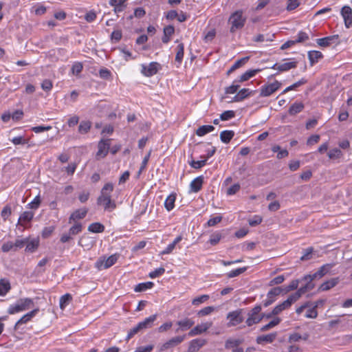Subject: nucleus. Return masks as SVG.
Here are the masks:
<instances>
[{
    "mask_svg": "<svg viewBox=\"0 0 352 352\" xmlns=\"http://www.w3.org/2000/svg\"><path fill=\"white\" fill-rule=\"evenodd\" d=\"M113 190V185L111 183L106 184L101 190L100 195L97 199V204L103 206L107 211H112L116 208L115 201L111 199V192Z\"/></svg>",
    "mask_w": 352,
    "mask_h": 352,
    "instance_id": "1",
    "label": "nucleus"
},
{
    "mask_svg": "<svg viewBox=\"0 0 352 352\" xmlns=\"http://www.w3.org/2000/svg\"><path fill=\"white\" fill-rule=\"evenodd\" d=\"M33 301L30 298L20 299L14 306H12L8 309L10 314H14L16 312L27 310L33 305Z\"/></svg>",
    "mask_w": 352,
    "mask_h": 352,
    "instance_id": "2",
    "label": "nucleus"
},
{
    "mask_svg": "<svg viewBox=\"0 0 352 352\" xmlns=\"http://www.w3.org/2000/svg\"><path fill=\"white\" fill-rule=\"evenodd\" d=\"M241 11H236L230 17L229 21L232 23L230 32H234L236 29L242 28L245 23V19H243Z\"/></svg>",
    "mask_w": 352,
    "mask_h": 352,
    "instance_id": "3",
    "label": "nucleus"
},
{
    "mask_svg": "<svg viewBox=\"0 0 352 352\" xmlns=\"http://www.w3.org/2000/svg\"><path fill=\"white\" fill-rule=\"evenodd\" d=\"M120 255L118 254H113L108 258L102 257L96 263V266L99 269H107L114 265L118 261Z\"/></svg>",
    "mask_w": 352,
    "mask_h": 352,
    "instance_id": "4",
    "label": "nucleus"
},
{
    "mask_svg": "<svg viewBox=\"0 0 352 352\" xmlns=\"http://www.w3.org/2000/svg\"><path fill=\"white\" fill-rule=\"evenodd\" d=\"M111 139L104 140L102 139L98 144V151L96 153V158L98 160L104 158L108 153L110 148Z\"/></svg>",
    "mask_w": 352,
    "mask_h": 352,
    "instance_id": "5",
    "label": "nucleus"
},
{
    "mask_svg": "<svg viewBox=\"0 0 352 352\" xmlns=\"http://www.w3.org/2000/svg\"><path fill=\"white\" fill-rule=\"evenodd\" d=\"M261 310V307L260 306H256L251 310V312L249 314V317L246 320V323L248 326H252L261 320L262 317L259 314Z\"/></svg>",
    "mask_w": 352,
    "mask_h": 352,
    "instance_id": "6",
    "label": "nucleus"
},
{
    "mask_svg": "<svg viewBox=\"0 0 352 352\" xmlns=\"http://www.w3.org/2000/svg\"><path fill=\"white\" fill-rule=\"evenodd\" d=\"M280 85L281 83L277 80L272 83L265 85L261 89L260 95L263 97L269 96L278 90Z\"/></svg>",
    "mask_w": 352,
    "mask_h": 352,
    "instance_id": "7",
    "label": "nucleus"
},
{
    "mask_svg": "<svg viewBox=\"0 0 352 352\" xmlns=\"http://www.w3.org/2000/svg\"><path fill=\"white\" fill-rule=\"evenodd\" d=\"M184 336H176L168 342L164 343L160 348V351H173L174 348L184 340Z\"/></svg>",
    "mask_w": 352,
    "mask_h": 352,
    "instance_id": "8",
    "label": "nucleus"
},
{
    "mask_svg": "<svg viewBox=\"0 0 352 352\" xmlns=\"http://www.w3.org/2000/svg\"><path fill=\"white\" fill-rule=\"evenodd\" d=\"M241 310H237L228 314L227 318L230 320L229 326H235L242 322L243 318L241 316Z\"/></svg>",
    "mask_w": 352,
    "mask_h": 352,
    "instance_id": "9",
    "label": "nucleus"
},
{
    "mask_svg": "<svg viewBox=\"0 0 352 352\" xmlns=\"http://www.w3.org/2000/svg\"><path fill=\"white\" fill-rule=\"evenodd\" d=\"M241 341L236 339H230L226 342V349L231 350L232 352H243L244 349L240 347Z\"/></svg>",
    "mask_w": 352,
    "mask_h": 352,
    "instance_id": "10",
    "label": "nucleus"
},
{
    "mask_svg": "<svg viewBox=\"0 0 352 352\" xmlns=\"http://www.w3.org/2000/svg\"><path fill=\"white\" fill-rule=\"evenodd\" d=\"M341 14L344 19L345 26L349 28L352 25V9L347 6L341 10Z\"/></svg>",
    "mask_w": 352,
    "mask_h": 352,
    "instance_id": "11",
    "label": "nucleus"
},
{
    "mask_svg": "<svg viewBox=\"0 0 352 352\" xmlns=\"http://www.w3.org/2000/svg\"><path fill=\"white\" fill-rule=\"evenodd\" d=\"M160 65L157 63H151L148 65H142V72L146 76H152L158 71Z\"/></svg>",
    "mask_w": 352,
    "mask_h": 352,
    "instance_id": "12",
    "label": "nucleus"
},
{
    "mask_svg": "<svg viewBox=\"0 0 352 352\" xmlns=\"http://www.w3.org/2000/svg\"><path fill=\"white\" fill-rule=\"evenodd\" d=\"M212 322H207L199 324V325L196 326L195 328H193L189 332V335L195 336V335L205 332L212 326Z\"/></svg>",
    "mask_w": 352,
    "mask_h": 352,
    "instance_id": "13",
    "label": "nucleus"
},
{
    "mask_svg": "<svg viewBox=\"0 0 352 352\" xmlns=\"http://www.w3.org/2000/svg\"><path fill=\"white\" fill-rule=\"evenodd\" d=\"M297 62L296 61H292V62H287L284 63L282 64H275L274 66H272V69H278L279 72H286L289 70L290 69L296 67Z\"/></svg>",
    "mask_w": 352,
    "mask_h": 352,
    "instance_id": "14",
    "label": "nucleus"
},
{
    "mask_svg": "<svg viewBox=\"0 0 352 352\" xmlns=\"http://www.w3.org/2000/svg\"><path fill=\"white\" fill-rule=\"evenodd\" d=\"M157 316L153 315L146 318L144 321L138 324L140 331H143L149 328H151L153 325V322L156 320Z\"/></svg>",
    "mask_w": 352,
    "mask_h": 352,
    "instance_id": "15",
    "label": "nucleus"
},
{
    "mask_svg": "<svg viewBox=\"0 0 352 352\" xmlns=\"http://www.w3.org/2000/svg\"><path fill=\"white\" fill-rule=\"evenodd\" d=\"M338 35H333L322 38H318L317 43L322 47H327L331 43H338Z\"/></svg>",
    "mask_w": 352,
    "mask_h": 352,
    "instance_id": "16",
    "label": "nucleus"
},
{
    "mask_svg": "<svg viewBox=\"0 0 352 352\" xmlns=\"http://www.w3.org/2000/svg\"><path fill=\"white\" fill-rule=\"evenodd\" d=\"M282 291V288L279 287L271 289L267 294L268 299L264 302V306L267 307L271 305L274 301V297L279 295Z\"/></svg>",
    "mask_w": 352,
    "mask_h": 352,
    "instance_id": "17",
    "label": "nucleus"
},
{
    "mask_svg": "<svg viewBox=\"0 0 352 352\" xmlns=\"http://www.w3.org/2000/svg\"><path fill=\"white\" fill-rule=\"evenodd\" d=\"M87 211L88 210L87 208L76 210L70 216L69 222L72 223V221L83 219L86 216Z\"/></svg>",
    "mask_w": 352,
    "mask_h": 352,
    "instance_id": "18",
    "label": "nucleus"
},
{
    "mask_svg": "<svg viewBox=\"0 0 352 352\" xmlns=\"http://www.w3.org/2000/svg\"><path fill=\"white\" fill-rule=\"evenodd\" d=\"M205 344L206 340L204 339L194 340L190 342L189 349L190 352H195L197 351H199Z\"/></svg>",
    "mask_w": 352,
    "mask_h": 352,
    "instance_id": "19",
    "label": "nucleus"
},
{
    "mask_svg": "<svg viewBox=\"0 0 352 352\" xmlns=\"http://www.w3.org/2000/svg\"><path fill=\"white\" fill-rule=\"evenodd\" d=\"M78 245L87 250H89L93 247L94 242L89 236L83 235L80 239Z\"/></svg>",
    "mask_w": 352,
    "mask_h": 352,
    "instance_id": "20",
    "label": "nucleus"
},
{
    "mask_svg": "<svg viewBox=\"0 0 352 352\" xmlns=\"http://www.w3.org/2000/svg\"><path fill=\"white\" fill-rule=\"evenodd\" d=\"M34 217V213L30 211L24 212L19 217L18 224L24 226L25 222L30 221Z\"/></svg>",
    "mask_w": 352,
    "mask_h": 352,
    "instance_id": "21",
    "label": "nucleus"
},
{
    "mask_svg": "<svg viewBox=\"0 0 352 352\" xmlns=\"http://www.w3.org/2000/svg\"><path fill=\"white\" fill-rule=\"evenodd\" d=\"M249 56H246L244 58H242L239 60H238L232 66V67L228 71L227 74L230 75L232 72H233L236 69L241 67L242 65L245 64L248 60H249Z\"/></svg>",
    "mask_w": 352,
    "mask_h": 352,
    "instance_id": "22",
    "label": "nucleus"
},
{
    "mask_svg": "<svg viewBox=\"0 0 352 352\" xmlns=\"http://www.w3.org/2000/svg\"><path fill=\"white\" fill-rule=\"evenodd\" d=\"M234 135V133L232 131H223L220 134V139L223 143L228 144Z\"/></svg>",
    "mask_w": 352,
    "mask_h": 352,
    "instance_id": "23",
    "label": "nucleus"
},
{
    "mask_svg": "<svg viewBox=\"0 0 352 352\" xmlns=\"http://www.w3.org/2000/svg\"><path fill=\"white\" fill-rule=\"evenodd\" d=\"M176 199V194L173 193L170 195L166 199L164 206L167 210H171L175 206V201Z\"/></svg>",
    "mask_w": 352,
    "mask_h": 352,
    "instance_id": "24",
    "label": "nucleus"
},
{
    "mask_svg": "<svg viewBox=\"0 0 352 352\" xmlns=\"http://www.w3.org/2000/svg\"><path fill=\"white\" fill-rule=\"evenodd\" d=\"M338 283V278H333L330 280H328L323 284H322L319 288V289L322 291H327L331 288L335 287Z\"/></svg>",
    "mask_w": 352,
    "mask_h": 352,
    "instance_id": "25",
    "label": "nucleus"
},
{
    "mask_svg": "<svg viewBox=\"0 0 352 352\" xmlns=\"http://www.w3.org/2000/svg\"><path fill=\"white\" fill-rule=\"evenodd\" d=\"M38 311V309H35L30 311V313L25 314L16 323V326L21 324L26 323L28 321H29L32 318H33L36 313Z\"/></svg>",
    "mask_w": 352,
    "mask_h": 352,
    "instance_id": "26",
    "label": "nucleus"
},
{
    "mask_svg": "<svg viewBox=\"0 0 352 352\" xmlns=\"http://www.w3.org/2000/svg\"><path fill=\"white\" fill-rule=\"evenodd\" d=\"M202 184L203 178L201 177L195 179L190 184L191 190L193 192H198L201 188Z\"/></svg>",
    "mask_w": 352,
    "mask_h": 352,
    "instance_id": "27",
    "label": "nucleus"
},
{
    "mask_svg": "<svg viewBox=\"0 0 352 352\" xmlns=\"http://www.w3.org/2000/svg\"><path fill=\"white\" fill-rule=\"evenodd\" d=\"M10 284L8 280L1 279L0 280V295L4 296L10 289Z\"/></svg>",
    "mask_w": 352,
    "mask_h": 352,
    "instance_id": "28",
    "label": "nucleus"
},
{
    "mask_svg": "<svg viewBox=\"0 0 352 352\" xmlns=\"http://www.w3.org/2000/svg\"><path fill=\"white\" fill-rule=\"evenodd\" d=\"M214 129V127L211 125H204L197 129L196 131V134L199 136H203L205 134L212 131Z\"/></svg>",
    "mask_w": 352,
    "mask_h": 352,
    "instance_id": "29",
    "label": "nucleus"
},
{
    "mask_svg": "<svg viewBox=\"0 0 352 352\" xmlns=\"http://www.w3.org/2000/svg\"><path fill=\"white\" fill-rule=\"evenodd\" d=\"M303 108L304 104L302 102H296L291 106L289 110V113L290 115L294 116L300 112Z\"/></svg>",
    "mask_w": 352,
    "mask_h": 352,
    "instance_id": "30",
    "label": "nucleus"
},
{
    "mask_svg": "<svg viewBox=\"0 0 352 352\" xmlns=\"http://www.w3.org/2000/svg\"><path fill=\"white\" fill-rule=\"evenodd\" d=\"M104 230V227L102 224L100 223H93L89 225L88 228V230L94 233H100L102 232Z\"/></svg>",
    "mask_w": 352,
    "mask_h": 352,
    "instance_id": "31",
    "label": "nucleus"
},
{
    "mask_svg": "<svg viewBox=\"0 0 352 352\" xmlns=\"http://www.w3.org/2000/svg\"><path fill=\"white\" fill-rule=\"evenodd\" d=\"M308 55L311 65H314L318 59L322 58V54L318 51H311Z\"/></svg>",
    "mask_w": 352,
    "mask_h": 352,
    "instance_id": "32",
    "label": "nucleus"
},
{
    "mask_svg": "<svg viewBox=\"0 0 352 352\" xmlns=\"http://www.w3.org/2000/svg\"><path fill=\"white\" fill-rule=\"evenodd\" d=\"M261 71L260 69L249 70L241 76L239 82H244L253 77L256 73Z\"/></svg>",
    "mask_w": 352,
    "mask_h": 352,
    "instance_id": "33",
    "label": "nucleus"
},
{
    "mask_svg": "<svg viewBox=\"0 0 352 352\" xmlns=\"http://www.w3.org/2000/svg\"><path fill=\"white\" fill-rule=\"evenodd\" d=\"M72 300V296L69 294H66L63 296L60 299V307L61 309H64L65 307L69 304Z\"/></svg>",
    "mask_w": 352,
    "mask_h": 352,
    "instance_id": "34",
    "label": "nucleus"
},
{
    "mask_svg": "<svg viewBox=\"0 0 352 352\" xmlns=\"http://www.w3.org/2000/svg\"><path fill=\"white\" fill-rule=\"evenodd\" d=\"M91 126L89 121H82L78 126V132L82 134L87 133Z\"/></svg>",
    "mask_w": 352,
    "mask_h": 352,
    "instance_id": "35",
    "label": "nucleus"
},
{
    "mask_svg": "<svg viewBox=\"0 0 352 352\" xmlns=\"http://www.w3.org/2000/svg\"><path fill=\"white\" fill-rule=\"evenodd\" d=\"M177 324L182 330H186L194 324V322L190 319L186 318L184 320L178 321Z\"/></svg>",
    "mask_w": 352,
    "mask_h": 352,
    "instance_id": "36",
    "label": "nucleus"
},
{
    "mask_svg": "<svg viewBox=\"0 0 352 352\" xmlns=\"http://www.w3.org/2000/svg\"><path fill=\"white\" fill-rule=\"evenodd\" d=\"M153 283L152 282H147L144 283H140L135 287V291L136 292H141L143 291H145L147 289H151L153 287Z\"/></svg>",
    "mask_w": 352,
    "mask_h": 352,
    "instance_id": "37",
    "label": "nucleus"
},
{
    "mask_svg": "<svg viewBox=\"0 0 352 352\" xmlns=\"http://www.w3.org/2000/svg\"><path fill=\"white\" fill-rule=\"evenodd\" d=\"M290 305H289V301H284L281 304L277 305L272 311V314L274 315H278L282 311L285 310V309L289 307Z\"/></svg>",
    "mask_w": 352,
    "mask_h": 352,
    "instance_id": "38",
    "label": "nucleus"
},
{
    "mask_svg": "<svg viewBox=\"0 0 352 352\" xmlns=\"http://www.w3.org/2000/svg\"><path fill=\"white\" fill-rule=\"evenodd\" d=\"M250 94L249 90L248 89H243L241 91H239V93L234 96V101L239 102L244 98H245L247 96H248Z\"/></svg>",
    "mask_w": 352,
    "mask_h": 352,
    "instance_id": "39",
    "label": "nucleus"
},
{
    "mask_svg": "<svg viewBox=\"0 0 352 352\" xmlns=\"http://www.w3.org/2000/svg\"><path fill=\"white\" fill-rule=\"evenodd\" d=\"M276 333H271L265 336H259L257 338V342L261 343L262 342H272L276 338Z\"/></svg>",
    "mask_w": 352,
    "mask_h": 352,
    "instance_id": "40",
    "label": "nucleus"
},
{
    "mask_svg": "<svg viewBox=\"0 0 352 352\" xmlns=\"http://www.w3.org/2000/svg\"><path fill=\"white\" fill-rule=\"evenodd\" d=\"M26 245V251L32 252H34L38 246V240H33L31 241H29V239H28V243L25 244Z\"/></svg>",
    "mask_w": 352,
    "mask_h": 352,
    "instance_id": "41",
    "label": "nucleus"
},
{
    "mask_svg": "<svg viewBox=\"0 0 352 352\" xmlns=\"http://www.w3.org/2000/svg\"><path fill=\"white\" fill-rule=\"evenodd\" d=\"M280 322V319L279 318H276L272 321L269 322L267 324L263 326L261 330L262 331H266L272 329V327H275L276 325L278 324Z\"/></svg>",
    "mask_w": 352,
    "mask_h": 352,
    "instance_id": "42",
    "label": "nucleus"
},
{
    "mask_svg": "<svg viewBox=\"0 0 352 352\" xmlns=\"http://www.w3.org/2000/svg\"><path fill=\"white\" fill-rule=\"evenodd\" d=\"M184 56V44L180 43L177 47V54L175 56V60L181 63Z\"/></svg>",
    "mask_w": 352,
    "mask_h": 352,
    "instance_id": "43",
    "label": "nucleus"
},
{
    "mask_svg": "<svg viewBox=\"0 0 352 352\" xmlns=\"http://www.w3.org/2000/svg\"><path fill=\"white\" fill-rule=\"evenodd\" d=\"M342 155V153L338 148H333L328 153V156L330 159H339Z\"/></svg>",
    "mask_w": 352,
    "mask_h": 352,
    "instance_id": "44",
    "label": "nucleus"
},
{
    "mask_svg": "<svg viewBox=\"0 0 352 352\" xmlns=\"http://www.w3.org/2000/svg\"><path fill=\"white\" fill-rule=\"evenodd\" d=\"M82 64L80 62L75 63L72 67V73L74 75L78 76L82 70Z\"/></svg>",
    "mask_w": 352,
    "mask_h": 352,
    "instance_id": "45",
    "label": "nucleus"
},
{
    "mask_svg": "<svg viewBox=\"0 0 352 352\" xmlns=\"http://www.w3.org/2000/svg\"><path fill=\"white\" fill-rule=\"evenodd\" d=\"M82 230L81 223H75L69 230V234L71 235H76Z\"/></svg>",
    "mask_w": 352,
    "mask_h": 352,
    "instance_id": "46",
    "label": "nucleus"
},
{
    "mask_svg": "<svg viewBox=\"0 0 352 352\" xmlns=\"http://www.w3.org/2000/svg\"><path fill=\"white\" fill-rule=\"evenodd\" d=\"M214 311V307L209 306V307H204V309L199 311L197 313V315L199 317H202V316H204L211 314Z\"/></svg>",
    "mask_w": 352,
    "mask_h": 352,
    "instance_id": "47",
    "label": "nucleus"
},
{
    "mask_svg": "<svg viewBox=\"0 0 352 352\" xmlns=\"http://www.w3.org/2000/svg\"><path fill=\"white\" fill-rule=\"evenodd\" d=\"M246 270H247L246 267L239 268L235 270L231 271L230 273L228 274L227 276L228 278H234V277L237 276L241 274L242 273L245 272L246 271Z\"/></svg>",
    "mask_w": 352,
    "mask_h": 352,
    "instance_id": "48",
    "label": "nucleus"
},
{
    "mask_svg": "<svg viewBox=\"0 0 352 352\" xmlns=\"http://www.w3.org/2000/svg\"><path fill=\"white\" fill-rule=\"evenodd\" d=\"M1 250L4 252H8L10 250H13V251L16 252L15 248H14V244L13 242H11V241H8V242L4 243L1 247Z\"/></svg>",
    "mask_w": 352,
    "mask_h": 352,
    "instance_id": "49",
    "label": "nucleus"
},
{
    "mask_svg": "<svg viewBox=\"0 0 352 352\" xmlns=\"http://www.w3.org/2000/svg\"><path fill=\"white\" fill-rule=\"evenodd\" d=\"M221 239V234L220 233H214L211 235L209 242L212 245H215L219 242Z\"/></svg>",
    "mask_w": 352,
    "mask_h": 352,
    "instance_id": "50",
    "label": "nucleus"
},
{
    "mask_svg": "<svg viewBox=\"0 0 352 352\" xmlns=\"http://www.w3.org/2000/svg\"><path fill=\"white\" fill-rule=\"evenodd\" d=\"M28 243V239H16L14 243L15 250L17 251L19 249L22 248Z\"/></svg>",
    "mask_w": 352,
    "mask_h": 352,
    "instance_id": "51",
    "label": "nucleus"
},
{
    "mask_svg": "<svg viewBox=\"0 0 352 352\" xmlns=\"http://www.w3.org/2000/svg\"><path fill=\"white\" fill-rule=\"evenodd\" d=\"M235 116V113L233 111H224L222 114H221V120H228L230 118H234Z\"/></svg>",
    "mask_w": 352,
    "mask_h": 352,
    "instance_id": "52",
    "label": "nucleus"
},
{
    "mask_svg": "<svg viewBox=\"0 0 352 352\" xmlns=\"http://www.w3.org/2000/svg\"><path fill=\"white\" fill-rule=\"evenodd\" d=\"M208 298H209V296L202 295L198 298L193 299L192 303L194 305H198L206 301L207 300H208Z\"/></svg>",
    "mask_w": 352,
    "mask_h": 352,
    "instance_id": "53",
    "label": "nucleus"
},
{
    "mask_svg": "<svg viewBox=\"0 0 352 352\" xmlns=\"http://www.w3.org/2000/svg\"><path fill=\"white\" fill-rule=\"evenodd\" d=\"M207 159H204L203 160L199 161H192L190 165L194 168L198 169L204 166L206 163Z\"/></svg>",
    "mask_w": 352,
    "mask_h": 352,
    "instance_id": "54",
    "label": "nucleus"
},
{
    "mask_svg": "<svg viewBox=\"0 0 352 352\" xmlns=\"http://www.w3.org/2000/svg\"><path fill=\"white\" fill-rule=\"evenodd\" d=\"M306 82V81L303 79L299 80L298 82L294 83V85L288 87L287 88H286L284 91H283V94L285 93H287L289 91H291V90H293L298 87H300V85L305 84Z\"/></svg>",
    "mask_w": 352,
    "mask_h": 352,
    "instance_id": "55",
    "label": "nucleus"
},
{
    "mask_svg": "<svg viewBox=\"0 0 352 352\" xmlns=\"http://www.w3.org/2000/svg\"><path fill=\"white\" fill-rule=\"evenodd\" d=\"M330 265H323L320 268V270L317 272V274L319 276V278H322L324 274L327 273V272L330 270Z\"/></svg>",
    "mask_w": 352,
    "mask_h": 352,
    "instance_id": "56",
    "label": "nucleus"
},
{
    "mask_svg": "<svg viewBox=\"0 0 352 352\" xmlns=\"http://www.w3.org/2000/svg\"><path fill=\"white\" fill-rule=\"evenodd\" d=\"M154 349L153 344H149L146 346H141L138 347L135 352H150Z\"/></svg>",
    "mask_w": 352,
    "mask_h": 352,
    "instance_id": "57",
    "label": "nucleus"
},
{
    "mask_svg": "<svg viewBox=\"0 0 352 352\" xmlns=\"http://www.w3.org/2000/svg\"><path fill=\"white\" fill-rule=\"evenodd\" d=\"M299 6L298 0H288L287 10H293Z\"/></svg>",
    "mask_w": 352,
    "mask_h": 352,
    "instance_id": "58",
    "label": "nucleus"
},
{
    "mask_svg": "<svg viewBox=\"0 0 352 352\" xmlns=\"http://www.w3.org/2000/svg\"><path fill=\"white\" fill-rule=\"evenodd\" d=\"M164 272H165V269L164 267H160V268L155 270V271L151 272L149 274V276L151 278H156V277L163 274L164 273Z\"/></svg>",
    "mask_w": 352,
    "mask_h": 352,
    "instance_id": "59",
    "label": "nucleus"
},
{
    "mask_svg": "<svg viewBox=\"0 0 352 352\" xmlns=\"http://www.w3.org/2000/svg\"><path fill=\"white\" fill-rule=\"evenodd\" d=\"M285 280V277L283 275L278 276L270 282V285L273 286L274 285H279L282 283Z\"/></svg>",
    "mask_w": 352,
    "mask_h": 352,
    "instance_id": "60",
    "label": "nucleus"
},
{
    "mask_svg": "<svg viewBox=\"0 0 352 352\" xmlns=\"http://www.w3.org/2000/svg\"><path fill=\"white\" fill-rule=\"evenodd\" d=\"M140 329L138 327V325L137 324L135 327H134L133 328H132L131 329H130V331H129V333H128V336L126 337V339L127 340H129L131 339V338H133L135 334L138 333L139 332H140Z\"/></svg>",
    "mask_w": 352,
    "mask_h": 352,
    "instance_id": "61",
    "label": "nucleus"
},
{
    "mask_svg": "<svg viewBox=\"0 0 352 352\" xmlns=\"http://www.w3.org/2000/svg\"><path fill=\"white\" fill-rule=\"evenodd\" d=\"M11 208L8 206H6L3 208V209L1 211V217L4 220H6L7 217H8L11 214Z\"/></svg>",
    "mask_w": 352,
    "mask_h": 352,
    "instance_id": "62",
    "label": "nucleus"
},
{
    "mask_svg": "<svg viewBox=\"0 0 352 352\" xmlns=\"http://www.w3.org/2000/svg\"><path fill=\"white\" fill-rule=\"evenodd\" d=\"M298 286V280H292L290 283V284L286 287L285 293H287L292 290L297 289Z\"/></svg>",
    "mask_w": 352,
    "mask_h": 352,
    "instance_id": "63",
    "label": "nucleus"
},
{
    "mask_svg": "<svg viewBox=\"0 0 352 352\" xmlns=\"http://www.w3.org/2000/svg\"><path fill=\"white\" fill-rule=\"evenodd\" d=\"M41 87L44 91H50L52 87V83L49 80H45L41 84Z\"/></svg>",
    "mask_w": 352,
    "mask_h": 352,
    "instance_id": "64",
    "label": "nucleus"
}]
</instances>
